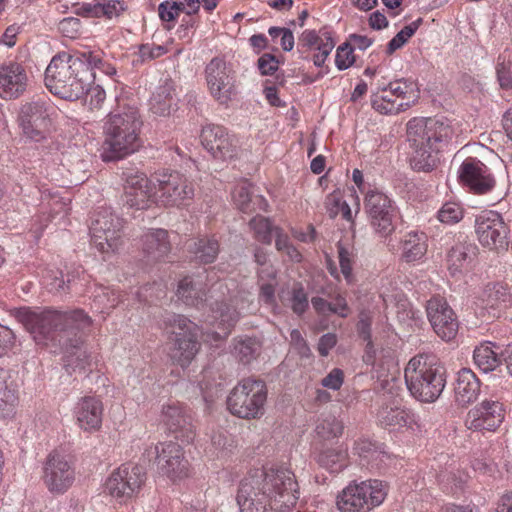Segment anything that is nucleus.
<instances>
[{"label":"nucleus","mask_w":512,"mask_h":512,"mask_svg":"<svg viewBox=\"0 0 512 512\" xmlns=\"http://www.w3.org/2000/svg\"><path fill=\"white\" fill-rule=\"evenodd\" d=\"M211 445L218 453L231 451L234 447L233 439L225 431L214 432L211 436Z\"/></svg>","instance_id":"nucleus-55"},{"label":"nucleus","mask_w":512,"mask_h":512,"mask_svg":"<svg viewBox=\"0 0 512 512\" xmlns=\"http://www.w3.org/2000/svg\"><path fill=\"white\" fill-rule=\"evenodd\" d=\"M19 124L26 137L36 142L44 139L50 126L44 104L39 102L24 104L19 113Z\"/></svg>","instance_id":"nucleus-23"},{"label":"nucleus","mask_w":512,"mask_h":512,"mask_svg":"<svg viewBox=\"0 0 512 512\" xmlns=\"http://www.w3.org/2000/svg\"><path fill=\"white\" fill-rule=\"evenodd\" d=\"M323 36L325 37V41H322L316 49L318 53L313 56L314 65L317 67H321L333 48L335 47V42L329 32H323Z\"/></svg>","instance_id":"nucleus-52"},{"label":"nucleus","mask_w":512,"mask_h":512,"mask_svg":"<svg viewBox=\"0 0 512 512\" xmlns=\"http://www.w3.org/2000/svg\"><path fill=\"white\" fill-rule=\"evenodd\" d=\"M461 182L470 187L477 194H484L490 191L495 185L488 167L480 160L467 158L459 170Z\"/></svg>","instance_id":"nucleus-26"},{"label":"nucleus","mask_w":512,"mask_h":512,"mask_svg":"<svg viewBox=\"0 0 512 512\" xmlns=\"http://www.w3.org/2000/svg\"><path fill=\"white\" fill-rule=\"evenodd\" d=\"M426 311L434 332L442 340L451 341L456 337L458 320L445 299L439 296L431 298L427 302Z\"/></svg>","instance_id":"nucleus-19"},{"label":"nucleus","mask_w":512,"mask_h":512,"mask_svg":"<svg viewBox=\"0 0 512 512\" xmlns=\"http://www.w3.org/2000/svg\"><path fill=\"white\" fill-rule=\"evenodd\" d=\"M364 211L374 234L387 239L396 230V207L392 200L378 189H369L364 196Z\"/></svg>","instance_id":"nucleus-12"},{"label":"nucleus","mask_w":512,"mask_h":512,"mask_svg":"<svg viewBox=\"0 0 512 512\" xmlns=\"http://www.w3.org/2000/svg\"><path fill=\"white\" fill-rule=\"evenodd\" d=\"M201 141L204 148L219 160L234 158L238 153V140L220 125H207L202 129Z\"/></svg>","instance_id":"nucleus-21"},{"label":"nucleus","mask_w":512,"mask_h":512,"mask_svg":"<svg viewBox=\"0 0 512 512\" xmlns=\"http://www.w3.org/2000/svg\"><path fill=\"white\" fill-rule=\"evenodd\" d=\"M123 220L110 208H100L94 213L90 225L92 244L102 254L117 252L123 245Z\"/></svg>","instance_id":"nucleus-10"},{"label":"nucleus","mask_w":512,"mask_h":512,"mask_svg":"<svg viewBox=\"0 0 512 512\" xmlns=\"http://www.w3.org/2000/svg\"><path fill=\"white\" fill-rule=\"evenodd\" d=\"M205 78L211 96L221 105H228L236 95V77L232 67L224 59L215 57L206 65Z\"/></svg>","instance_id":"nucleus-14"},{"label":"nucleus","mask_w":512,"mask_h":512,"mask_svg":"<svg viewBox=\"0 0 512 512\" xmlns=\"http://www.w3.org/2000/svg\"><path fill=\"white\" fill-rule=\"evenodd\" d=\"M229 292L227 284L216 282L209 290V295L204 287V281L201 276L183 278L177 288L178 297L187 305L200 307L208 303L214 322L222 330L223 337H227L231 329L238 322L241 311L244 310L248 302L246 297L241 294H233L226 297Z\"/></svg>","instance_id":"nucleus-2"},{"label":"nucleus","mask_w":512,"mask_h":512,"mask_svg":"<svg viewBox=\"0 0 512 512\" xmlns=\"http://www.w3.org/2000/svg\"><path fill=\"white\" fill-rule=\"evenodd\" d=\"M404 378L410 394L424 403L437 400L446 385L445 368L431 354L412 357L405 367Z\"/></svg>","instance_id":"nucleus-7"},{"label":"nucleus","mask_w":512,"mask_h":512,"mask_svg":"<svg viewBox=\"0 0 512 512\" xmlns=\"http://www.w3.org/2000/svg\"><path fill=\"white\" fill-rule=\"evenodd\" d=\"M61 343L63 348V361L64 367L68 373L75 372L76 370H85L90 365V356L87 350L83 348V339L78 335L77 331L71 334Z\"/></svg>","instance_id":"nucleus-28"},{"label":"nucleus","mask_w":512,"mask_h":512,"mask_svg":"<svg viewBox=\"0 0 512 512\" xmlns=\"http://www.w3.org/2000/svg\"><path fill=\"white\" fill-rule=\"evenodd\" d=\"M176 104L175 83L171 79H165L153 93L150 99V109L156 115L167 116L176 107Z\"/></svg>","instance_id":"nucleus-29"},{"label":"nucleus","mask_w":512,"mask_h":512,"mask_svg":"<svg viewBox=\"0 0 512 512\" xmlns=\"http://www.w3.org/2000/svg\"><path fill=\"white\" fill-rule=\"evenodd\" d=\"M120 295L113 289L99 287L94 294V305L101 313L115 308L120 302Z\"/></svg>","instance_id":"nucleus-46"},{"label":"nucleus","mask_w":512,"mask_h":512,"mask_svg":"<svg viewBox=\"0 0 512 512\" xmlns=\"http://www.w3.org/2000/svg\"><path fill=\"white\" fill-rule=\"evenodd\" d=\"M101 17L111 19L119 16L124 10V2L120 0H108L106 2H100Z\"/></svg>","instance_id":"nucleus-59"},{"label":"nucleus","mask_w":512,"mask_h":512,"mask_svg":"<svg viewBox=\"0 0 512 512\" xmlns=\"http://www.w3.org/2000/svg\"><path fill=\"white\" fill-rule=\"evenodd\" d=\"M308 307V297L301 285H297L292 290L291 308L294 313L301 315Z\"/></svg>","instance_id":"nucleus-54"},{"label":"nucleus","mask_w":512,"mask_h":512,"mask_svg":"<svg viewBox=\"0 0 512 512\" xmlns=\"http://www.w3.org/2000/svg\"><path fill=\"white\" fill-rule=\"evenodd\" d=\"M298 483L286 468L255 470L240 484L237 503L240 512H284L296 505Z\"/></svg>","instance_id":"nucleus-1"},{"label":"nucleus","mask_w":512,"mask_h":512,"mask_svg":"<svg viewBox=\"0 0 512 512\" xmlns=\"http://www.w3.org/2000/svg\"><path fill=\"white\" fill-rule=\"evenodd\" d=\"M125 179L123 200L130 208L146 209L155 203L153 184L143 172L128 170L123 172Z\"/></svg>","instance_id":"nucleus-17"},{"label":"nucleus","mask_w":512,"mask_h":512,"mask_svg":"<svg viewBox=\"0 0 512 512\" xmlns=\"http://www.w3.org/2000/svg\"><path fill=\"white\" fill-rule=\"evenodd\" d=\"M267 400L265 382L253 378L241 380L230 392L227 407L231 414L242 419H258L264 414Z\"/></svg>","instance_id":"nucleus-8"},{"label":"nucleus","mask_w":512,"mask_h":512,"mask_svg":"<svg viewBox=\"0 0 512 512\" xmlns=\"http://www.w3.org/2000/svg\"><path fill=\"white\" fill-rule=\"evenodd\" d=\"M77 424L87 432L98 431L102 425L103 404L94 396L81 398L75 408Z\"/></svg>","instance_id":"nucleus-27"},{"label":"nucleus","mask_w":512,"mask_h":512,"mask_svg":"<svg viewBox=\"0 0 512 512\" xmlns=\"http://www.w3.org/2000/svg\"><path fill=\"white\" fill-rule=\"evenodd\" d=\"M387 486L378 479L352 482L337 497L340 512H371L387 496Z\"/></svg>","instance_id":"nucleus-9"},{"label":"nucleus","mask_w":512,"mask_h":512,"mask_svg":"<svg viewBox=\"0 0 512 512\" xmlns=\"http://www.w3.org/2000/svg\"><path fill=\"white\" fill-rule=\"evenodd\" d=\"M81 62H83V69H87L92 75L93 80L95 79V69H98L101 73L104 69L106 62L103 60L100 52L84 50L78 51Z\"/></svg>","instance_id":"nucleus-49"},{"label":"nucleus","mask_w":512,"mask_h":512,"mask_svg":"<svg viewBox=\"0 0 512 512\" xmlns=\"http://www.w3.org/2000/svg\"><path fill=\"white\" fill-rule=\"evenodd\" d=\"M421 19H418L401 29L388 43L386 53L393 54L396 50L401 48L417 31Z\"/></svg>","instance_id":"nucleus-48"},{"label":"nucleus","mask_w":512,"mask_h":512,"mask_svg":"<svg viewBox=\"0 0 512 512\" xmlns=\"http://www.w3.org/2000/svg\"><path fill=\"white\" fill-rule=\"evenodd\" d=\"M371 322H372V320H371L370 315L366 312H361L360 318H359V321L357 324V331H358L360 338H362L364 341H367V348L372 347Z\"/></svg>","instance_id":"nucleus-60"},{"label":"nucleus","mask_w":512,"mask_h":512,"mask_svg":"<svg viewBox=\"0 0 512 512\" xmlns=\"http://www.w3.org/2000/svg\"><path fill=\"white\" fill-rule=\"evenodd\" d=\"M455 391V401L466 406L474 402L480 393V382L470 369H462L458 372Z\"/></svg>","instance_id":"nucleus-30"},{"label":"nucleus","mask_w":512,"mask_h":512,"mask_svg":"<svg viewBox=\"0 0 512 512\" xmlns=\"http://www.w3.org/2000/svg\"><path fill=\"white\" fill-rule=\"evenodd\" d=\"M92 83L93 75L83 69L78 50L56 54L45 71L46 87L54 95L66 100L80 99Z\"/></svg>","instance_id":"nucleus-5"},{"label":"nucleus","mask_w":512,"mask_h":512,"mask_svg":"<svg viewBox=\"0 0 512 512\" xmlns=\"http://www.w3.org/2000/svg\"><path fill=\"white\" fill-rule=\"evenodd\" d=\"M155 203L166 207H181L195 195V186L184 174L163 172L156 176Z\"/></svg>","instance_id":"nucleus-13"},{"label":"nucleus","mask_w":512,"mask_h":512,"mask_svg":"<svg viewBox=\"0 0 512 512\" xmlns=\"http://www.w3.org/2000/svg\"><path fill=\"white\" fill-rule=\"evenodd\" d=\"M75 472L65 456L52 452L43 467V481L52 493L62 494L73 484Z\"/></svg>","instance_id":"nucleus-18"},{"label":"nucleus","mask_w":512,"mask_h":512,"mask_svg":"<svg viewBox=\"0 0 512 512\" xmlns=\"http://www.w3.org/2000/svg\"><path fill=\"white\" fill-rule=\"evenodd\" d=\"M161 422L170 433L183 442H191L195 437L191 416L178 403L163 405Z\"/></svg>","instance_id":"nucleus-24"},{"label":"nucleus","mask_w":512,"mask_h":512,"mask_svg":"<svg viewBox=\"0 0 512 512\" xmlns=\"http://www.w3.org/2000/svg\"><path fill=\"white\" fill-rule=\"evenodd\" d=\"M355 62L353 47L351 43L346 42L340 45L336 51L335 64L339 70H345Z\"/></svg>","instance_id":"nucleus-51"},{"label":"nucleus","mask_w":512,"mask_h":512,"mask_svg":"<svg viewBox=\"0 0 512 512\" xmlns=\"http://www.w3.org/2000/svg\"><path fill=\"white\" fill-rule=\"evenodd\" d=\"M477 247L466 241H458L451 247L447 255L448 269L451 274L460 271L476 255Z\"/></svg>","instance_id":"nucleus-35"},{"label":"nucleus","mask_w":512,"mask_h":512,"mask_svg":"<svg viewBox=\"0 0 512 512\" xmlns=\"http://www.w3.org/2000/svg\"><path fill=\"white\" fill-rule=\"evenodd\" d=\"M261 351V343L256 338H239L234 344V355L244 364L255 360Z\"/></svg>","instance_id":"nucleus-39"},{"label":"nucleus","mask_w":512,"mask_h":512,"mask_svg":"<svg viewBox=\"0 0 512 512\" xmlns=\"http://www.w3.org/2000/svg\"><path fill=\"white\" fill-rule=\"evenodd\" d=\"M463 218V210L458 203L447 202L438 211V219L445 224L458 223Z\"/></svg>","instance_id":"nucleus-50"},{"label":"nucleus","mask_w":512,"mask_h":512,"mask_svg":"<svg viewBox=\"0 0 512 512\" xmlns=\"http://www.w3.org/2000/svg\"><path fill=\"white\" fill-rule=\"evenodd\" d=\"M505 410L497 400L485 399L473 407L466 416L465 425L475 431H495L503 422Z\"/></svg>","instance_id":"nucleus-22"},{"label":"nucleus","mask_w":512,"mask_h":512,"mask_svg":"<svg viewBox=\"0 0 512 512\" xmlns=\"http://www.w3.org/2000/svg\"><path fill=\"white\" fill-rule=\"evenodd\" d=\"M170 248L168 233L164 229L150 230L143 236V251L152 260L164 259Z\"/></svg>","instance_id":"nucleus-33"},{"label":"nucleus","mask_w":512,"mask_h":512,"mask_svg":"<svg viewBox=\"0 0 512 512\" xmlns=\"http://www.w3.org/2000/svg\"><path fill=\"white\" fill-rule=\"evenodd\" d=\"M28 86L25 68L17 62L0 65V97L5 100L17 99Z\"/></svg>","instance_id":"nucleus-25"},{"label":"nucleus","mask_w":512,"mask_h":512,"mask_svg":"<svg viewBox=\"0 0 512 512\" xmlns=\"http://www.w3.org/2000/svg\"><path fill=\"white\" fill-rule=\"evenodd\" d=\"M279 62L272 54L265 53L258 59V68L263 75H272L278 69Z\"/></svg>","instance_id":"nucleus-61"},{"label":"nucleus","mask_w":512,"mask_h":512,"mask_svg":"<svg viewBox=\"0 0 512 512\" xmlns=\"http://www.w3.org/2000/svg\"><path fill=\"white\" fill-rule=\"evenodd\" d=\"M198 261L204 264L212 263L219 253V244L217 240L211 238H201L194 241L190 246Z\"/></svg>","instance_id":"nucleus-40"},{"label":"nucleus","mask_w":512,"mask_h":512,"mask_svg":"<svg viewBox=\"0 0 512 512\" xmlns=\"http://www.w3.org/2000/svg\"><path fill=\"white\" fill-rule=\"evenodd\" d=\"M338 258L341 268V272L348 283L353 280L352 275V264H353V253L345 248L343 245H338Z\"/></svg>","instance_id":"nucleus-53"},{"label":"nucleus","mask_w":512,"mask_h":512,"mask_svg":"<svg viewBox=\"0 0 512 512\" xmlns=\"http://www.w3.org/2000/svg\"><path fill=\"white\" fill-rule=\"evenodd\" d=\"M145 479L146 474L141 466L125 463L108 477L105 490L112 497L124 501L140 491Z\"/></svg>","instance_id":"nucleus-16"},{"label":"nucleus","mask_w":512,"mask_h":512,"mask_svg":"<svg viewBox=\"0 0 512 512\" xmlns=\"http://www.w3.org/2000/svg\"><path fill=\"white\" fill-rule=\"evenodd\" d=\"M316 460L331 473H339L347 465V452L342 448H327L318 454Z\"/></svg>","instance_id":"nucleus-37"},{"label":"nucleus","mask_w":512,"mask_h":512,"mask_svg":"<svg viewBox=\"0 0 512 512\" xmlns=\"http://www.w3.org/2000/svg\"><path fill=\"white\" fill-rule=\"evenodd\" d=\"M167 48L162 45L143 44L139 47L138 55L142 62L150 61L167 53Z\"/></svg>","instance_id":"nucleus-56"},{"label":"nucleus","mask_w":512,"mask_h":512,"mask_svg":"<svg viewBox=\"0 0 512 512\" xmlns=\"http://www.w3.org/2000/svg\"><path fill=\"white\" fill-rule=\"evenodd\" d=\"M487 306L498 310H504L512 305V294L503 284L496 283L487 286L485 290Z\"/></svg>","instance_id":"nucleus-38"},{"label":"nucleus","mask_w":512,"mask_h":512,"mask_svg":"<svg viewBox=\"0 0 512 512\" xmlns=\"http://www.w3.org/2000/svg\"><path fill=\"white\" fill-rule=\"evenodd\" d=\"M157 469L169 478H182L187 475L188 461L182 447L173 441L161 442L154 447Z\"/></svg>","instance_id":"nucleus-20"},{"label":"nucleus","mask_w":512,"mask_h":512,"mask_svg":"<svg viewBox=\"0 0 512 512\" xmlns=\"http://www.w3.org/2000/svg\"><path fill=\"white\" fill-rule=\"evenodd\" d=\"M141 126L142 121L135 107H123L111 112L104 127L103 161L122 159L137 151L141 146Z\"/></svg>","instance_id":"nucleus-6"},{"label":"nucleus","mask_w":512,"mask_h":512,"mask_svg":"<svg viewBox=\"0 0 512 512\" xmlns=\"http://www.w3.org/2000/svg\"><path fill=\"white\" fill-rule=\"evenodd\" d=\"M180 10L181 8L178 3H169L167 1L161 3L158 8L161 20L168 22L174 20L178 16Z\"/></svg>","instance_id":"nucleus-64"},{"label":"nucleus","mask_w":512,"mask_h":512,"mask_svg":"<svg viewBox=\"0 0 512 512\" xmlns=\"http://www.w3.org/2000/svg\"><path fill=\"white\" fill-rule=\"evenodd\" d=\"M344 382V373L339 368H333L322 380L321 385L331 390H339Z\"/></svg>","instance_id":"nucleus-57"},{"label":"nucleus","mask_w":512,"mask_h":512,"mask_svg":"<svg viewBox=\"0 0 512 512\" xmlns=\"http://www.w3.org/2000/svg\"><path fill=\"white\" fill-rule=\"evenodd\" d=\"M475 233L479 243L489 250H503L508 246L510 229L496 211H483L475 218Z\"/></svg>","instance_id":"nucleus-15"},{"label":"nucleus","mask_w":512,"mask_h":512,"mask_svg":"<svg viewBox=\"0 0 512 512\" xmlns=\"http://www.w3.org/2000/svg\"><path fill=\"white\" fill-rule=\"evenodd\" d=\"M323 32L320 31V34H318L315 30H305L299 37V42L309 49L316 48L322 41H325Z\"/></svg>","instance_id":"nucleus-63"},{"label":"nucleus","mask_w":512,"mask_h":512,"mask_svg":"<svg viewBox=\"0 0 512 512\" xmlns=\"http://www.w3.org/2000/svg\"><path fill=\"white\" fill-rule=\"evenodd\" d=\"M343 202L340 192L334 191L327 195L324 204L330 218H335L340 213Z\"/></svg>","instance_id":"nucleus-62"},{"label":"nucleus","mask_w":512,"mask_h":512,"mask_svg":"<svg viewBox=\"0 0 512 512\" xmlns=\"http://www.w3.org/2000/svg\"><path fill=\"white\" fill-rule=\"evenodd\" d=\"M378 90L372 93L371 105L375 111L382 115H393L410 107L409 101H400L391 96L388 92L380 95Z\"/></svg>","instance_id":"nucleus-36"},{"label":"nucleus","mask_w":512,"mask_h":512,"mask_svg":"<svg viewBox=\"0 0 512 512\" xmlns=\"http://www.w3.org/2000/svg\"><path fill=\"white\" fill-rule=\"evenodd\" d=\"M165 325L174 336L172 359L182 367L188 366L199 349L197 325L185 316L176 314H167Z\"/></svg>","instance_id":"nucleus-11"},{"label":"nucleus","mask_w":512,"mask_h":512,"mask_svg":"<svg viewBox=\"0 0 512 512\" xmlns=\"http://www.w3.org/2000/svg\"><path fill=\"white\" fill-rule=\"evenodd\" d=\"M453 129L432 118H413L407 123V138L413 148L411 166L417 171H430L438 163L441 145L452 138Z\"/></svg>","instance_id":"nucleus-4"},{"label":"nucleus","mask_w":512,"mask_h":512,"mask_svg":"<svg viewBox=\"0 0 512 512\" xmlns=\"http://www.w3.org/2000/svg\"><path fill=\"white\" fill-rule=\"evenodd\" d=\"M249 227L254 233V238L263 243V244H271L272 237L277 229L276 226H273L271 221L263 216H255L249 221Z\"/></svg>","instance_id":"nucleus-45"},{"label":"nucleus","mask_w":512,"mask_h":512,"mask_svg":"<svg viewBox=\"0 0 512 512\" xmlns=\"http://www.w3.org/2000/svg\"><path fill=\"white\" fill-rule=\"evenodd\" d=\"M43 284L52 293H67L70 291L71 280H64L63 274L58 270H48L43 275Z\"/></svg>","instance_id":"nucleus-47"},{"label":"nucleus","mask_w":512,"mask_h":512,"mask_svg":"<svg viewBox=\"0 0 512 512\" xmlns=\"http://www.w3.org/2000/svg\"><path fill=\"white\" fill-rule=\"evenodd\" d=\"M504 349L495 343L484 342L474 349L475 365L484 373L494 371L502 362Z\"/></svg>","instance_id":"nucleus-32"},{"label":"nucleus","mask_w":512,"mask_h":512,"mask_svg":"<svg viewBox=\"0 0 512 512\" xmlns=\"http://www.w3.org/2000/svg\"><path fill=\"white\" fill-rule=\"evenodd\" d=\"M18 318L39 345L56 340L61 344L73 331L82 332L92 325L91 317L82 309H22Z\"/></svg>","instance_id":"nucleus-3"},{"label":"nucleus","mask_w":512,"mask_h":512,"mask_svg":"<svg viewBox=\"0 0 512 512\" xmlns=\"http://www.w3.org/2000/svg\"><path fill=\"white\" fill-rule=\"evenodd\" d=\"M377 419L382 427L390 430L411 426L414 423V416L398 406H383L378 411Z\"/></svg>","instance_id":"nucleus-34"},{"label":"nucleus","mask_w":512,"mask_h":512,"mask_svg":"<svg viewBox=\"0 0 512 512\" xmlns=\"http://www.w3.org/2000/svg\"><path fill=\"white\" fill-rule=\"evenodd\" d=\"M60 32L69 38H76L81 29V22L78 18L67 17L59 22Z\"/></svg>","instance_id":"nucleus-58"},{"label":"nucleus","mask_w":512,"mask_h":512,"mask_svg":"<svg viewBox=\"0 0 512 512\" xmlns=\"http://www.w3.org/2000/svg\"><path fill=\"white\" fill-rule=\"evenodd\" d=\"M378 90L383 93H389L397 100L410 102V99L415 96V84L412 81L406 79H398L390 82L388 85L379 84Z\"/></svg>","instance_id":"nucleus-41"},{"label":"nucleus","mask_w":512,"mask_h":512,"mask_svg":"<svg viewBox=\"0 0 512 512\" xmlns=\"http://www.w3.org/2000/svg\"><path fill=\"white\" fill-rule=\"evenodd\" d=\"M343 423L333 415L323 416L316 426V434L323 440H332L343 432Z\"/></svg>","instance_id":"nucleus-43"},{"label":"nucleus","mask_w":512,"mask_h":512,"mask_svg":"<svg viewBox=\"0 0 512 512\" xmlns=\"http://www.w3.org/2000/svg\"><path fill=\"white\" fill-rule=\"evenodd\" d=\"M495 70L500 87L512 89V51L506 49L498 56Z\"/></svg>","instance_id":"nucleus-42"},{"label":"nucleus","mask_w":512,"mask_h":512,"mask_svg":"<svg viewBox=\"0 0 512 512\" xmlns=\"http://www.w3.org/2000/svg\"><path fill=\"white\" fill-rule=\"evenodd\" d=\"M232 197L239 210L244 213L253 212L252 199L254 195L251 183L246 180L239 182L232 191Z\"/></svg>","instance_id":"nucleus-44"},{"label":"nucleus","mask_w":512,"mask_h":512,"mask_svg":"<svg viewBox=\"0 0 512 512\" xmlns=\"http://www.w3.org/2000/svg\"><path fill=\"white\" fill-rule=\"evenodd\" d=\"M427 249V236L424 232H408L401 240V259L406 263L420 261L426 255Z\"/></svg>","instance_id":"nucleus-31"}]
</instances>
